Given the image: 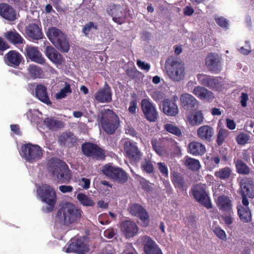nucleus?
Listing matches in <instances>:
<instances>
[{
	"instance_id": "nucleus-1",
	"label": "nucleus",
	"mask_w": 254,
	"mask_h": 254,
	"mask_svg": "<svg viewBox=\"0 0 254 254\" xmlns=\"http://www.w3.org/2000/svg\"><path fill=\"white\" fill-rule=\"evenodd\" d=\"M82 211L71 203L64 204L58 210L57 220L63 225L68 226L79 220L81 217Z\"/></svg>"
},
{
	"instance_id": "nucleus-2",
	"label": "nucleus",
	"mask_w": 254,
	"mask_h": 254,
	"mask_svg": "<svg viewBox=\"0 0 254 254\" xmlns=\"http://www.w3.org/2000/svg\"><path fill=\"white\" fill-rule=\"evenodd\" d=\"M98 120L108 134H114L120 125L119 116L109 109L102 110L98 115Z\"/></svg>"
},
{
	"instance_id": "nucleus-3",
	"label": "nucleus",
	"mask_w": 254,
	"mask_h": 254,
	"mask_svg": "<svg viewBox=\"0 0 254 254\" xmlns=\"http://www.w3.org/2000/svg\"><path fill=\"white\" fill-rule=\"evenodd\" d=\"M49 170L61 183H67L71 179L70 171L67 164L63 160L52 158L48 162Z\"/></svg>"
},
{
	"instance_id": "nucleus-4",
	"label": "nucleus",
	"mask_w": 254,
	"mask_h": 254,
	"mask_svg": "<svg viewBox=\"0 0 254 254\" xmlns=\"http://www.w3.org/2000/svg\"><path fill=\"white\" fill-rule=\"evenodd\" d=\"M47 36L58 50L64 53L68 51L69 44L65 35L61 30L54 27L50 28L47 32Z\"/></svg>"
},
{
	"instance_id": "nucleus-5",
	"label": "nucleus",
	"mask_w": 254,
	"mask_h": 254,
	"mask_svg": "<svg viewBox=\"0 0 254 254\" xmlns=\"http://www.w3.org/2000/svg\"><path fill=\"white\" fill-rule=\"evenodd\" d=\"M37 193L42 201L49 205L46 207V212L53 211L57 198L55 190L50 185L45 184L37 188Z\"/></svg>"
},
{
	"instance_id": "nucleus-6",
	"label": "nucleus",
	"mask_w": 254,
	"mask_h": 254,
	"mask_svg": "<svg viewBox=\"0 0 254 254\" xmlns=\"http://www.w3.org/2000/svg\"><path fill=\"white\" fill-rule=\"evenodd\" d=\"M166 68L170 78L175 81H180L185 77L184 64L173 57H169L166 61Z\"/></svg>"
},
{
	"instance_id": "nucleus-7",
	"label": "nucleus",
	"mask_w": 254,
	"mask_h": 254,
	"mask_svg": "<svg viewBox=\"0 0 254 254\" xmlns=\"http://www.w3.org/2000/svg\"><path fill=\"white\" fill-rule=\"evenodd\" d=\"M20 155L26 161L32 163L41 159L43 151L38 145L28 143L21 146Z\"/></svg>"
},
{
	"instance_id": "nucleus-8",
	"label": "nucleus",
	"mask_w": 254,
	"mask_h": 254,
	"mask_svg": "<svg viewBox=\"0 0 254 254\" xmlns=\"http://www.w3.org/2000/svg\"><path fill=\"white\" fill-rule=\"evenodd\" d=\"M81 151L83 154L89 158L97 160H105V151L97 144L86 142L81 145Z\"/></svg>"
},
{
	"instance_id": "nucleus-9",
	"label": "nucleus",
	"mask_w": 254,
	"mask_h": 254,
	"mask_svg": "<svg viewBox=\"0 0 254 254\" xmlns=\"http://www.w3.org/2000/svg\"><path fill=\"white\" fill-rule=\"evenodd\" d=\"M199 84L213 91H220L223 87V79L220 76H212L203 73L196 75Z\"/></svg>"
},
{
	"instance_id": "nucleus-10",
	"label": "nucleus",
	"mask_w": 254,
	"mask_h": 254,
	"mask_svg": "<svg viewBox=\"0 0 254 254\" xmlns=\"http://www.w3.org/2000/svg\"><path fill=\"white\" fill-rule=\"evenodd\" d=\"M191 193L197 201L207 209L212 207L211 200L205 189V186L197 185L192 190Z\"/></svg>"
},
{
	"instance_id": "nucleus-11",
	"label": "nucleus",
	"mask_w": 254,
	"mask_h": 254,
	"mask_svg": "<svg viewBox=\"0 0 254 254\" xmlns=\"http://www.w3.org/2000/svg\"><path fill=\"white\" fill-rule=\"evenodd\" d=\"M107 12L112 17V20L119 24H122L126 21V12L120 5L111 4L108 7Z\"/></svg>"
},
{
	"instance_id": "nucleus-12",
	"label": "nucleus",
	"mask_w": 254,
	"mask_h": 254,
	"mask_svg": "<svg viewBox=\"0 0 254 254\" xmlns=\"http://www.w3.org/2000/svg\"><path fill=\"white\" fill-rule=\"evenodd\" d=\"M141 108L146 119L150 122H155L158 118V114L153 104L146 99L141 101Z\"/></svg>"
},
{
	"instance_id": "nucleus-13",
	"label": "nucleus",
	"mask_w": 254,
	"mask_h": 254,
	"mask_svg": "<svg viewBox=\"0 0 254 254\" xmlns=\"http://www.w3.org/2000/svg\"><path fill=\"white\" fill-rule=\"evenodd\" d=\"M128 210L132 216L138 217L145 225L148 224L149 221L148 213L141 205L136 203L130 204Z\"/></svg>"
},
{
	"instance_id": "nucleus-14",
	"label": "nucleus",
	"mask_w": 254,
	"mask_h": 254,
	"mask_svg": "<svg viewBox=\"0 0 254 254\" xmlns=\"http://www.w3.org/2000/svg\"><path fill=\"white\" fill-rule=\"evenodd\" d=\"M181 105L182 108L189 112H192L196 109L198 105V101L190 94L186 93L180 97Z\"/></svg>"
},
{
	"instance_id": "nucleus-15",
	"label": "nucleus",
	"mask_w": 254,
	"mask_h": 254,
	"mask_svg": "<svg viewBox=\"0 0 254 254\" xmlns=\"http://www.w3.org/2000/svg\"><path fill=\"white\" fill-rule=\"evenodd\" d=\"M145 254H163L156 243L149 236H144L141 238Z\"/></svg>"
},
{
	"instance_id": "nucleus-16",
	"label": "nucleus",
	"mask_w": 254,
	"mask_h": 254,
	"mask_svg": "<svg viewBox=\"0 0 254 254\" xmlns=\"http://www.w3.org/2000/svg\"><path fill=\"white\" fill-rule=\"evenodd\" d=\"M124 150L126 156L131 161L138 162L141 158V152L135 144L130 141H126Z\"/></svg>"
},
{
	"instance_id": "nucleus-17",
	"label": "nucleus",
	"mask_w": 254,
	"mask_h": 254,
	"mask_svg": "<svg viewBox=\"0 0 254 254\" xmlns=\"http://www.w3.org/2000/svg\"><path fill=\"white\" fill-rule=\"evenodd\" d=\"M25 55L32 62L40 64L45 63V59L37 47L27 46L25 48Z\"/></svg>"
},
{
	"instance_id": "nucleus-18",
	"label": "nucleus",
	"mask_w": 254,
	"mask_h": 254,
	"mask_svg": "<svg viewBox=\"0 0 254 254\" xmlns=\"http://www.w3.org/2000/svg\"><path fill=\"white\" fill-rule=\"evenodd\" d=\"M112 91L110 86L106 84L103 87L100 88L94 94V99L98 103H108L112 101Z\"/></svg>"
},
{
	"instance_id": "nucleus-19",
	"label": "nucleus",
	"mask_w": 254,
	"mask_h": 254,
	"mask_svg": "<svg viewBox=\"0 0 254 254\" xmlns=\"http://www.w3.org/2000/svg\"><path fill=\"white\" fill-rule=\"evenodd\" d=\"M205 63L209 71L212 73H219L222 69L220 60L214 53H209L207 56Z\"/></svg>"
},
{
	"instance_id": "nucleus-20",
	"label": "nucleus",
	"mask_w": 254,
	"mask_h": 254,
	"mask_svg": "<svg viewBox=\"0 0 254 254\" xmlns=\"http://www.w3.org/2000/svg\"><path fill=\"white\" fill-rule=\"evenodd\" d=\"M122 232L127 238H130L135 236L138 232L136 224L130 220L123 221L120 225Z\"/></svg>"
},
{
	"instance_id": "nucleus-21",
	"label": "nucleus",
	"mask_w": 254,
	"mask_h": 254,
	"mask_svg": "<svg viewBox=\"0 0 254 254\" xmlns=\"http://www.w3.org/2000/svg\"><path fill=\"white\" fill-rule=\"evenodd\" d=\"M214 129L208 125H203L197 129V136L198 138L205 142H210L214 135Z\"/></svg>"
},
{
	"instance_id": "nucleus-22",
	"label": "nucleus",
	"mask_w": 254,
	"mask_h": 254,
	"mask_svg": "<svg viewBox=\"0 0 254 254\" xmlns=\"http://www.w3.org/2000/svg\"><path fill=\"white\" fill-rule=\"evenodd\" d=\"M240 194L248 196L250 198H254V183L248 178H245L240 182Z\"/></svg>"
},
{
	"instance_id": "nucleus-23",
	"label": "nucleus",
	"mask_w": 254,
	"mask_h": 254,
	"mask_svg": "<svg viewBox=\"0 0 254 254\" xmlns=\"http://www.w3.org/2000/svg\"><path fill=\"white\" fill-rule=\"evenodd\" d=\"M5 63L7 65L13 67H17L19 66L23 59L21 55L17 51L11 50L4 56Z\"/></svg>"
},
{
	"instance_id": "nucleus-24",
	"label": "nucleus",
	"mask_w": 254,
	"mask_h": 254,
	"mask_svg": "<svg viewBox=\"0 0 254 254\" xmlns=\"http://www.w3.org/2000/svg\"><path fill=\"white\" fill-rule=\"evenodd\" d=\"M89 251L88 246L80 240H76L69 244L66 248V252L75 253L78 254H84Z\"/></svg>"
},
{
	"instance_id": "nucleus-25",
	"label": "nucleus",
	"mask_w": 254,
	"mask_h": 254,
	"mask_svg": "<svg viewBox=\"0 0 254 254\" xmlns=\"http://www.w3.org/2000/svg\"><path fill=\"white\" fill-rule=\"evenodd\" d=\"M216 204L219 209L228 214L233 213L232 201L230 197L224 194L218 197Z\"/></svg>"
},
{
	"instance_id": "nucleus-26",
	"label": "nucleus",
	"mask_w": 254,
	"mask_h": 254,
	"mask_svg": "<svg viewBox=\"0 0 254 254\" xmlns=\"http://www.w3.org/2000/svg\"><path fill=\"white\" fill-rule=\"evenodd\" d=\"M191 92L198 98L201 100H206L209 102H212L215 98L213 93L206 88L205 86H195Z\"/></svg>"
},
{
	"instance_id": "nucleus-27",
	"label": "nucleus",
	"mask_w": 254,
	"mask_h": 254,
	"mask_svg": "<svg viewBox=\"0 0 254 254\" xmlns=\"http://www.w3.org/2000/svg\"><path fill=\"white\" fill-rule=\"evenodd\" d=\"M151 144L153 150L160 156H164L167 153L168 141L165 138L153 139L151 140Z\"/></svg>"
},
{
	"instance_id": "nucleus-28",
	"label": "nucleus",
	"mask_w": 254,
	"mask_h": 254,
	"mask_svg": "<svg viewBox=\"0 0 254 254\" xmlns=\"http://www.w3.org/2000/svg\"><path fill=\"white\" fill-rule=\"evenodd\" d=\"M35 96L41 102L50 105L52 102L47 92V87L42 84H38L35 88Z\"/></svg>"
},
{
	"instance_id": "nucleus-29",
	"label": "nucleus",
	"mask_w": 254,
	"mask_h": 254,
	"mask_svg": "<svg viewBox=\"0 0 254 254\" xmlns=\"http://www.w3.org/2000/svg\"><path fill=\"white\" fill-rule=\"evenodd\" d=\"M163 113L168 116L174 117L179 112L178 107L175 100L166 99L162 103Z\"/></svg>"
},
{
	"instance_id": "nucleus-30",
	"label": "nucleus",
	"mask_w": 254,
	"mask_h": 254,
	"mask_svg": "<svg viewBox=\"0 0 254 254\" xmlns=\"http://www.w3.org/2000/svg\"><path fill=\"white\" fill-rule=\"evenodd\" d=\"M0 15L9 21H14L16 18V12L11 6L6 3L0 4Z\"/></svg>"
},
{
	"instance_id": "nucleus-31",
	"label": "nucleus",
	"mask_w": 254,
	"mask_h": 254,
	"mask_svg": "<svg viewBox=\"0 0 254 254\" xmlns=\"http://www.w3.org/2000/svg\"><path fill=\"white\" fill-rule=\"evenodd\" d=\"M27 35L33 40H40L43 38L41 28L35 23L29 24L25 29Z\"/></svg>"
},
{
	"instance_id": "nucleus-32",
	"label": "nucleus",
	"mask_w": 254,
	"mask_h": 254,
	"mask_svg": "<svg viewBox=\"0 0 254 254\" xmlns=\"http://www.w3.org/2000/svg\"><path fill=\"white\" fill-rule=\"evenodd\" d=\"M45 55L51 62L56 64H61L63 62L62 55L51 46H47Z\"/></svg>"
},
{
	"instance_id": "nucleus-33",
	"label": "nucleus",
	"mask_w": 254,
	"mask_h": 254,
	"mask_svg": "<svg viewBox=\"0 0 254 254\" xmlns=\"http://www.w3.org/2000/svg\"><path fill=\"white\" fill-rule=\"evenodd\" d=\"M188 152L193 156H202L205 153L206 149L203 144L193 141L189 144Z\"/></svg>"
},
{
	"instance_id": "nucleus-34",
	"label": "nucleus",
	"mask_w": 254,
	"mask_h": 254,
	"mask_svg": "<svg viewBox=\"0 0 254 254\" xmlns=\"http://www.w3.org/2000/svg\"><path fill=\"white\" fill-rule=\"evenodd\" d=\"M77 138L72 133L64 132L61 134L58 138V142L62 145H64L66 144L73 146L77 144Z\"/></svg>"
},
{
	"instance_id": "nucleus-35",
	"label": "nucleus",
	"mask_w": 254,
	"mask_h": 254,
	"mask_svg": "<svg viewBox=\"0 0 254 254\" xmlns=\"http://www.w3.org/2000/svg\"><path fill=\"white\" fill-rule=\"evenodd\" d=\"M28 75L32 79H40L45 76V71L43 68L35 64H30L27 68Z\"/></svg>"
},
{
	"instance_id": "nucleus-36",
	"label": "nucleus",
	"mask_w": 254,
	"mask_h": 254,
	"mask_svg": "<svg viewBox=\"0 0 254 254\" xmlns=\"http://www.w3.org/2000/svg\"><path fill=\"white\" fill-rule=\"evenodd\" d=\"M4 36L9 43L13 45L21 44L24 42L23 37L15 30L7 31Z\"/></svg>"
},
{
	"instance_id": "nucleus-37",
	"label": "nucleus",
	"mask_w": 254,
	"mask_h": 254,
	"mask_svg": "<svg viewBox=\"0 0 254 254\" xmlns=\"http://www.w3.org/2000/svg\"><path fill=\"white\" fill-rule=\"evenodd\" d=\"M232 174V169L226 167L219 169L214 173L215 177L221 180H227L230 178Z\"/></svg>"
},
{
	"instance_id": "nucleus-38",
	"label": "nucleus",
	"mask_w": 254,
	"mask_h": 254,
	"mask_svg": "<svg viewBox=\"0 0 254 254\" xmlns=\"http://www.w3.org/2000/svg\"><path fill=\"white\" fill-rule=\"evenodd\" d=\"M238 214L243 222L248 223L251 221L252 214L249 207L241 206L238 208Z\"/></svg>"
},
{
	"instance_id": "nucleus-39",
	"label": "nucleus",
	"mask_w": 254,
	"mask_h": 254,
	"mask_svg": "<svg viewBox=\"0 0 254 254\" xmlns=\"http://www.w3.org/2000/svg\"><path fill=\"white\" fill-rule=\"evenodd\" d=\"M220 162V158L218 155H214L211 157L206 158L205 162L207 169L211 171L213 169L218 167Z\"/></svg>"
},
{
	"instance_id": "nucleus-40",
	"label": "nucleus",
	"mask_w": 254,
	"mask_h": 254,
	"mask_svg": "<svg viewBox=\"0 0 254 254\" xmlns=\"http://www.w3.org/2000/svg\"><path fill=\"white\" fill-rule=\"evenodd\" d=\"M128 176L127 173L123 169L118 167L117 172L114 175L113 180L120 184H124L127 181Z\"/></svg>"
},
{
	"instance_id": "nucleus-41",
	"label": "nucleus",
	"mask_w": 254,
	"mask_h": 254,
	"mask_svg": "<svg viewBox=\"0 0 254 254\" xmlns=\"http://www.w3.org/2000/svg\"><path fill=\"white\" fill-rule=\"evenodd\" d=\"M44 124L50 129H57L63 127V123L54 118H46L44 121Z\"/></svg>"
},
{
	"instance_id": "nucleus-42",
	"label": "nucleus",
	"mask_w": 254,
	"mask_h": 254,
	"mask_svg": "<svg viewBox=\"0 0 254 254\" xmlns=\"http://www.w3.org/2000/svg\"><path fill=\"white\" fill-rule=\"evenodd\" d=\"M203 117L200 111L195 112L188 117L189 123L193 126L199 125L203 122Z\"/></svg>"
},
{
	"instance_id": "nucleus-43",
	"label": "nucleus",
	"mask_w": 254,
	"mask_h": 254,
	"mask_svg": "<svg viewBox=\"0 0 254 254\" xmlns=\"http://www.w3.org/2000/svg\"><path fill=\"white\" fill-rule=\"evenodd\" d=\"M237 173L239 174L248 175L250 173L249 167L241 159H238L235 162Z\"/></svg>"
},
{
	"instance_id": "nucleus-44",
	"label": "nucleus",
	"mask_w": 254,
	"mask_h": 254,
	"mask_svg": "<svg viewBox=\"0 0 254 254\" xmlns=\"http://www.w3.org/2000/svg\"><path fill=\"white\" fill-rule=\"evenodd\" d=\"M118 167L114 166L113 164H107L105 165L102 168V173L107 177L113 179V178L117 172Z\"/></svg>"
},
{
	"instance_id": "nucleus-45",
	"label": "nucleus",
	"mask_w": 254,
	"mask_h": 254,
	"mask_svg": "<svg viewBox=\"0 0 254 254\" xmlns=\"http://www.w3.org/2000/svg\"><path fill=\"white\" fill-rule=\"evenodd\" d=\"M230 131L226 129L220 128L217 133L216 138V143L218 146H221L228 137Z\"/></svg>"
},
{
	"instance_id": "nucleus-46",
	"label": "nucleus",
	"mask_w": 254,
	"mask_h": 254,
	"mask_svg": "<svg viewBox=\"0 0 254 254\" xmlns=\"http://www.w3.org/2000/svg\"><path fill=\"white\" fill-rule=\"evenodd\" d=\"M172 182L176 188L183 189L185 185L184 178L178 172H174L172 178Z\"/></svg>"
},
{
	"instance_id": "nucleus-47",
	"label": "nucleus",
	"mask_w": 254,
	"mask_h": 254,
	"mask_svg": "<svg viewBox=\"0 0 254 254\" xmlns=\"http://www.w3.org/2000/svg\"><path fill=\"white\" fill-rule=\"evenodd\" d=\"M164 128L168 132L178 137H180L182 135L180 128L172 124L167 123L165 124L164 126Z\"/></svg>"
},
{
	"instance_id": "nucleus-48",
	"label": "nucleus",
	"mask_w": 254,
	"mask_h": 254,
	"mask_svg": "<svg viewBox=\"0 0 254 254\" xmlns=\"http://www.w3.org/2000/svg\"><path fill=\"white\" fill-rule=\"evenodd\" d=\"M77 198L80 203L83 206H93L95 204L93 200L84 193H78L77 195Z\"/></svg>"
},
{
	"instance_id": "nucleus-49",
	"label": "nucleus",
	"mask_w": 254,
	"mask_h": 254,
	"mask_svg": "<svg viewBox=\"0 0 254 254\" xmlns=\"http://www.w3.org/2000/svg\"><path fill=\"white\" fill-rule=\"evenodd\" d=\"M185 165L192 171H197L200 168L199 161L194 158H188L185 161Z\"/></svg>"
},
{
	"instance_id": "nucleus-50",
	"label": "nucleus",
	"mask_w": 254,
	"mask_h": 254,
	"mask_svg": "<svg viewBox=\"0 0 254 254\" xmlns=\"http://www.w3.org/2000/svg\"><path fill=\"white\" fill-rule=\"evenodd\" d=\"M72 90L70 85L67 82H65L64 87L62 88L59 92L56 94V97L58 99H61L65 98L67 94L71 93Z\"/></svg>"
},
{
	"instance_id": "nucleus-51",
	"label": "nucleus",
	"mask_w": 254,
	"mask_h": 254,
	"mask_svg": "<svg viewBox=\"0 0 254 254\" xmlns=\"http://www.w3.org/2000/svg\"><path fill=\"white\" fill-rule=\"evenodd\" d=\"M141 167L143 171L148 174H151L154 172V166L151 161L150 160L145 159L142 162Z\"/></svg>"
},
{
	"instance_id": "nucleus-52",
	"label": "nucleus",
	"mask_w": 254,
	"mask_h": 254,
	"mask_svg": "<svg viewBox=\"0 0 254 254\" xmlns=\"http://www.w3.org/2000/svg\"><path fill=\"white\" fill-rule=\"evenodd\" d=\"M92 29L97 30L98 25L96 23L90 21L84 26L82 32L86 36H88Z\"/></svg>"
},
{
	"instance_id": "nucleus-53",
	"label": "nucleus",
	"mask_w": 254,
	"mask_h": 254,
	"mask_svg": "<svg viewBox=\"0 0 254 254\" xmlns=\"http://www.w3.org/2000/svg\"><path fill=\"white\" fill-rule=\"evenodd\" d=\"M250 139V136L246 133H241L237 135L236 140L239 145H244L248 143Z\"/></svg>"
},
{
	"instance_id": "nucleus-54",
	"label": "nucleus",
	"mask_w": 254,
	"mask_h": 254,
	"mask_svg": "<svg viewBox=\"0 0 254 254\" xmlns=\"http://www.w3.org/2000/svg\"><path fill=\"white\" fill-rule=\"evenodd\" d=\"M158 168L163 176L165 178H168L169 176V172L168 167L163 162H158L157 163Z\"/></svg>"
},
{
	"instance_id": "nucleus-55",
	"label": "nucleus",
	"mask_w": 254,
	"mask_h": 254,
	"mask_svg": "<svg viewBox=\"0 0 254 254\" xmlns=\"http://www.w3.org/2000/svg\"><path fill=\"white\" fill-rule=\"evenodd\" d=\"M213 232L215 235L221 240H226V234L225 232L220 227H216L213 229Z\"/></svg>"
},
{
	"instance_id": "nucleus-56",
	"label": "nucleus",
	"mask_w": 254,
	"mask_h": 254,
	"mask_svg": "<svg viewBox=\"0 0 254 254\" xmlns=\"http://www.w3.org/2000/svg\"><path fill=\"white\" fill-rule=\"evenodd\" d=\"M215 22L220 27L223 28H227L228 22L227 19L223 17H220L215 18Z\"/></svg>"
},
{
	"instance_id": "nucleus-57",
	"label": "nucleus",
	"mask_w": 254,
	"mask_h": 254,
	"mask_svg": "<svg viewBox=\"0 0 254 254\" xmlns=\"http://www.w3.org/2000/svg\"><path fill=\"white\" fill-rule=\"evenodd\" d=\"M239 99L241 106L243 108L246 107L247 106V102L249 100L248 94L246 92H242Z\"/></svg>"
},
{
	"instance_id": "nucleus-58",
	"label": "nucleus",
	"mask_w": 254,
	"mask_h": 254,
	"mask_svg": "<svg viewBox=\"0 0 254 254\" xmlns=\"http://www.w3.org/2000/svg\"><path fill=\"white\" fill-rule=\"evenodd\" d=\"M140 184L142 189L146 191H149L152 190V188L149 185V182L144 178L140 179Z\"/></svg>"
},
{
	"instance_id": "nucleus-59",
	"label": "nucleus",
	"mask_w": 254,
	"mask_h": 254,
	"mask_svg": "<svg viewBox=\"0 0 254 254\" xmlns=\"http://www.w3.org/2000/svg\"><path fill=\"white\" fill-rule=\"evenodd\" d=\"M137 109V101L135 99H131L129 103L128 111L131 114H134L136 113Z\"/></svg>"
},
{
	"instance_id": "nucleus-60",
	"label": "nucleus",
	"mask_w": 254,
	"mask_h": 254,
	"mask_svg": "<svg viewBox=\"0 0 254 254\" xmlns=\"http://www.w3.org/2000/svg\"><path fill=\"white\" fill-rule=\"evenodd\" d=\"M9 48L8 44L4 41L3 39L0 37V55H3V52Z\"/></svg>"
},
{
	"instance_id": "nucleus-61",
	"label": "nucleus",
	"mask_w": 254,
	"mask_h": 254,
	"mask_svg": "<svg viewBox=\"0 0 254 254\" xmlns=\"http://www.w3.org/2000/svg\"><path fill=\"white\" fill-rule=\"evenodd\" d=\"M137 65L141 69H144L148 71L150 68V65L147 63H145L144 62H142L140 60H137Z\"/></svg>"
},
{
	"instance_id": "nucleus-62",
	"label": "nucleus",
	"mask_w": 254,
	"mask_h": 254,
	"mask_svg": "<svg viewBox=\"0 0 254 254\" xmlns=\"http://www.w3.org/2000/svg\"><path fill=\"white\" fill-rule=\"evenodd\" d=\"M126 73L128 77L134 78L137 76V70L135 68L131 67L127 69Z\"/></svg>"
},
{
	"instance_id": "nucleus-63",
	"label": "nucleus",
	"mask_w": 254,
	"mask_h": 254,
	"mask_svg": "<svg viewBox=\"0 0 254 254\" xmlns=\"http://www.w3.org/2000/svg\"><path fill=\"white\" fill-rule=\"evenodd\" d=\"M73 189L71 186L62 185L59 187V190L63 193L72 192Z\"/></svg>"
},
{
	"instance_id": "nucleus-64",
	"label": "nucleus",
	"mask_w": 254,
	"mask_h": 254,
	"mask_svg": "<svg viewBox=\"0 0 254 254\" xmlns=\"http://www.w3.org/2000/svg\"><path fill=\"white\" fill-rule=\"evenodd\" d=\"M229 215H224L222 216V218L223 220L224 221V223L228 226H229L233 223L232 218L230 214H228Z\"/></svg>"
}]
</instances>
